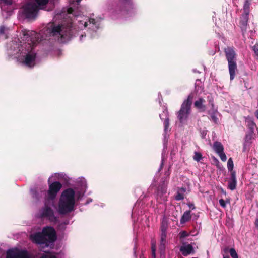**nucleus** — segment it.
Wrapping results in <instances>:
<instances>
[{
  "mask_svg": "<svg viewBox=\"0 0 258 258\" xmlns=\"http://www.w3.org/2000/svg\"><path fill=\"white\" fill-rule=\"evenodd\" d=\"M71 27H66L64 25L53 22L49 23L46 26L45 34L47 37H52L61 43H64L69 40L72 35Z\"/></svg>",
  "mask_w": 258,
  "mask_h": 258,
  "instance_id": "nucleus-1",
  "label": "nucleus"
},
{
  "mask_svg": "<svg viewBox=\"0 0 258 258\" xmlns=\"http://www.w3.org/2000/svg\"><path fill=\"white\" fill-rule=\"evenodd\" d=\"M24 37L28 41L27 52L24 63L29 67H32L35 64L36 54L32 51L33 46L38 42L39 34L35 32H30L29 33L24 34Z\"/></svg>",
  "mask_w": 258,
  "mask_h": 258,
  "instance_id": "nucleus-2",
  "label": "nucleus"
},
{
  "mask_svg": "<svg viewBox=\"0 0 258 258\" xmlns=\"http://www.w3.org/2000/svg\"><path fill=\"white\" fill-rule=\"evenodd\" d=\"M75 205V192L71 188L65 190L61 194L59 202L58 211L66 214L73 210Z\"/></svg>",
  "mask_w": 258,
  "mask_h": 258,
  "instance_id": "nucleus-3",
  "label": "nucleus"
},
{
  "mask_svg": "<svg viewBox=\"0 0 258 258\" xmlns=\"http://www.w3.org/2000/svg\"><path fill=\"white\" fill-rule=\"evenodd\" d=\"M31 239L37 244L49 245L50 243L54 242L56 239V233L54 229L50 227L44 228L42 233L38 232L30 236Z\"/></svg>",
  "mask_w": 258,
  "mask_h": 258,
  "instance_id": "nucleus-4",
  "label": "nucleus"
},
{
  "mask_svg": "<svg viewBox=\"0 0 258 258\" xmlns=\"http://www.w3.org/2000/svg\"><path fill=\"white\" fill-rule=\"evenodd\" d=\"M73 23L77 25L80 29H83L89 26V29L93 31L96 30L99 26L100 21L91 19L84 15H75Z\"/></svg>",
  "mask_w": 258,
  "mask_h": 258,
  "instance_id": "nucleus-5",
  "label": "nucleus"
},
{
  "mask_svg": "<svg viewBox=\"0 0 258 258\" xmlns=\"http://www.w3.org/2000/svg\"><path fill=\"white\" fill-rule=\"evenodd\" d=\"M37 5L30 2L25 5L22 8L23 15L28 19H34L37 14L38 7L43 9L48 3V0H34Z\"/></svg>",
  "mask_w": 258,
  "mask_h": 258,
  "instance_id": "nucleus-6",
  "label": "nucleus"
},
{
  "mask_svg": "<svg viewBox=\"0 0 258 258\" xmlns=\"http://www.w3.org/2000/svg\"><path fill=\"white\" fill-rule=\"evenodd\" d=\"M193 97V95L190 94L188 96L187 99L185 100L181 105V108L178 112L177 116V118L180 122L186 120L190 114Z\"/></svg>",
  "mask_w": 258,
  "mask_h": 258,
  "instance_id": "nucleus-7",
  "label": "nucleus"
},
{
  "mask_svg": "<svg viewBox=\"0 0 258 258\" xmlns=\"http://www.w3.org/2000/svg\"><path fill=\"white\" fill-rule=\"evenodd\" d=\"M7 258H30L27 251L18 249L9 250L7 252ZM41 258H56L52 254H45Z\"/></svg>",
  "mask_w": 258,
  "mask_h": 258,
  "instance_id": "nucleus-8",
  "label": "nucleus"
},
{
  "mask_svg": "<svg viewBox=\"0 0 258 258\" xmlns=\"http://www.w3.org/2000/svg\"><path fill=\"white\" fill-rule=\"evenodd\" d=\"M62 187L61 184L58 182H54L49 185V189L48 191L46 200L53 204V200L55 198L56 194Z\"/></svg>",
  "mask_w": 258,
  "mask_h": 258,
  "instance_id": "nucleus-9",
  "label": "nucleus"
},
{
  "mask_svg": "<svg viewBox=\"0 0 258 258\" xmlns=\"http://www.w3.org/2000/svg\"><path fill=\"white\" fill-rule=\"evenodd\" d=\"M47 203H49L50 205H52L51 202H49L47 200V201L45 202V207L41 210L40 215L42 217H46L49 220L53 221L55 219V217H54L53 210L50 207H48ZM52 205H53V204Z\"/></svg>",
  "mask_w": 258,
  "mask_h": 258,
  "instance_id": "nucleus-10",
  "label": "nucleus"
},
{
  "mask_svg": "<svg viewBox=\"0 0 258 258\" xmlns=\"http://www.w3.org/2000/svg\"><path fill=\"white\" fill-rule=\"evenodd\" d=\"M225 53L228 62L235 61L236 54L232 48L229 47L225 48Z\"/></svg>",
  "mask_w": 258,
  "mask_h": 258,
  "instance_id": "nucleus-11",
  "label": "nucleus"
},
{
  "mask_svg": "<svg viewBox=\"0 0 258 258\" xmlns=\"http://www.w3.org/2000/svg\"><path fill=\"white\" fill-rule=\"evenodd\" d=\"M180 250L184 256H187L194 253V247L191 244H184L182 245L181 246Z\"/></svg>",
  "mask_w": 258,
  "mask_h": 258,
  "instance_id": "nucleus-12",
  "label": "nucleus"
},
{
  "mask_svg": "<svg viewBox=\"0 0 258 258\" xmlns=\"http://www.w3.org/2000/svg\"><path fill=\"white\" fill-rule=\"evenodd\" d=\"M230 175L231 177L228 182V187L230 189L233 190L235 189L237 183L236 173L235 171H232Z\"/></svg>",
  "mask_w": 258,
  "mask_h": 258,
  "instance_id": "nucleus-13",
  "label": "nucleus"
},
{
  "mask_svg": "<svg viewBox=\"0 0 258 258\" xmlns=\"http://www.w3.org/2000/svg\"><path fill=\"white\" fill-rule=\"evenodd\" d=\"M228 69L230 74V80L234 79L235 75V72L237 70V64L236 61L228 62Z\"/></svg>",
  "mask_w": 258,
  "mask_h": 258,
  "instance_id": "nucleus-14",
  "label": "nucleus"
},
{
  "mask_svg": "<svg viewBox=\"0 0 258 258\" xmlns=\"http://www.w3.org/2000/svg\"><path fill=\"white\" fill-rule=\"evenodd\" d=\"M205 102V101L204 99L200 98L195 101L194 105L197 108L200 109L201 111H204L206 110V107L203 104Z\"/></svg>",
  "mask_w": 258,
  "mask_h": 258,
  "instance_id": "nucleus-15",
  "label": "nucleus"
},
{
  "mask_svg": "<svg viewBox=\"0 0 258 258\" xmlns=\"http://www.w3.org/2000/svg\"><path fill=\"white\" fill-rule=\"evenodd\" d=\"M166 238V234L164 233H163L161 235L160 244L159 246V249L161 253H164L165 249Z\"/></svg>",
  "mask_w": 258,
  "mask_h": 258,
  "instance_id": "nucleus-16",
  "label": "nucleus"
},
{
  "mask_svg": "<svg viewBox=\"0 0 258 258\" xmlns=\"http://www.w3.org/2000/svg\"><path fill=\"white\" fill-rule=\"evenodd\" d=\"M213 149L217 154L220 153L224 151V148L223 145L220 142H215L213 144Z\"/></svg>",
  "mask_w": 258,
  "mask_h": 258,
  "instance_id": "nucleus-17",
  "label": "nucleus"
},
{
  "mask_svg": "<svg viewBox=\"0 0 258 258\" xmlns=\"http://www.w3.org/2000/svg\"><path fill=\"white\" fill-rule=\"evenodd\" d=\"M208 113L210 115L212 120L215 123H217L218 118L216 116V115L218 113V112L217 109H212L208 111Z\"/></svg>",
  "mask_w": 258,
  "mask_h": 258,
  "instance_id": "nucleus-18",
  "label": "nucleus"
},
{
  "mask_svg": "<svg viewBox=\"0 0 258 258\" xmlns=\"http://www.w3.org/2000/svg\"><path fill=\"white\" fill-rule=\"evenodd\" d=\"M245 121L247 123L248 127L250 129L251 133L253 132V130L255 126V124L253 122V120L250 117H247L245 118Z\"/></svg>",
  "mask_w": 258,
  "mask_h": 258,
  "instance_id": "nucleus-19",
  "label": "nucleus"
},
{
  "mask_svg": "<svg viewBox=\"0 0 258 258\" xmlns=\"http://www.w3.org/2000/svg\"><path fill=\"white\" fill-rule=\"evenodd\" d=\"M191 218L190 211L185 212L182 215L180 222L181 223H185L188 221Z\"/></svg>",
  "mask_w": 258,
  "mask_h": 258,
  "instance_id": "nucleus-20",
  "label": "nucleus"
},
{
  "mask_svg": "<svg viewBox=\"0 0 258 258\" xmlns=\"http://www.w3.org/2000/svg\"><path fill=\"white\" fill-rule=\"evenodd\" d=\"M185 192V189L181 188L179 189L177 191V195L175 196V199L176 200H181L184 199V192Z\"/></svg>",
  "mask_w": 258,
  "mask_h": 258,
  "instance_id": "nucleus-21",
  "label": "nucleus"
},
{
  "mask_svg": "<svg viewBox=\"0 0 258 258\" xmlns=\"http://www.w3.org/2000/svg\"><path fill=\"white\" fill-rule=\"evenodd\" d=\"M248 17L247 15L243 16L242 17V19H241L240 21V24L241 25V28L242 29H245Z\"/></svg>",
  "mask_w": 258,
  "mask_h": 258,
  "instance_id": "nucleus-22",
  "label": "nucleus"
},
{
  "mask_svg": "<svg viewBox=\"0 0 258 258\" xmlns=\"http://www.w3.org/2000/svg\"><path fill=\"white\" fill-rule=\"evenodd\" d=\"M234 167L233 162L232 160V158H230L228 159V163H227V168L229 171L232 172V171H234L233 170Z\"/></svg>",
  "mask_w": 258,
  "mask_h": 258,
  "instance_id": "nucleus-23",
  "label": "nucleus"
},
{
  "mask_svg": "<svg viewBox=\"0 0 258 258\" xmlns=\"http://www.w3.org/2000/svg\"><path fill=\"white\" fill-rule=\"evenodd\" d=\"M202 158V154L198 152H195L193 159L194 160L199 162Z\"/></svg>",
  "mask_w": 258,
  "mask_h": 258,
  "instance_id": "nucleus-24",
  "label": "nucleus"
},
{
  "mask_svg": "<svg viewBox=\"0 0 258 258\" xmlns=\"http://www.w3.org/2000/svg\"><path fill=\"white\" fill-rule=\"evenodd\" d=\"M229 253L232 258H238V255L234 248L230 249Z\"/></svg>",
  "mask_w": 258,
  "mask_h": 258,
  "instance_id": "nucleus-25",
  "label": "nucleus"
},
{
  "mask_svg": "<svg viewBox=\"0 0 258 258\" xmlns=\"http://www.w3.org/2000/svg\"><path fill=\"white\" fill-rule=\"evenodd\" d=\"M218 155L219 156L221 160L223 161V162H225L227 160V157L225 155V154L224 153V152H220V153H218Z\"/></svg>",
  "mask_w": 258,
  "mask_h": 258,
  "instance_id": "nucleus-26",
  "label": "nucleus"
},
{
  "mask_svg": "<svg viewBox=\"0 0 258 258\" xmlns=\"http://www.w3.org/2000/svg\"><path fill=\"white\" fill-rule=\"evenodd\" d=\"M188 235H189L188 233L187 232H186V231H182L180 232V238H184V237L188 236Z\"/></svg>",
  "mask_w": 258,
  "mask_h": 258,
  "instance_id": "nucleus-27",
  "label": "nucleus"
},
{
  "mask_svg": "<svg viewBox=\"0 0 258 258\" xmlns=\"http://www.w3.org/2000/svg\"><path fill=\"white\" fill-rule=\"evenodd\" d=\"M152 252L153 256L155 258L156 246L153 242L152 243Z\"/></svg>",
  "mask_w": 258,
  "mask_h": 258,
  "instance_id": "nucleus-28",
  "label": "nucleus"
},
{
  "mask_svg": "<svg viewBox=\"0 0 258 258\" xmlns=\"http://www.w3.org/2000/svg\"><path fill=\"white\" fill-rule=\"evenodd\" d=\"M164 125H165V131L168 130L169 125V120L168 118H166L164 121Z\"/></svg>",
  "mask_w": 258,
  "mask_h": 258,
  "instance_id": "nucleus-29",
  "label": "nucleus"
},
{
  "mask_svg": "<svg viewBox=\"0 0 258 258\" xmlns=\"http://www.w3.org/2000/svg\"><path fill=\"white\" fill-rule=\"evenodd\" d=\"M208 101H209V105L211 107V109H215L214 108V103H213V100L212 98H208Z\"/></svg>",
  "mask_w": 258,
  "mask_h": 258,
  "instance_id": "nucleus-30",
  "label": "nucleus"
},
{
  "mask_svg": "<svg viewBox=\"0 0 258 258\" xmlns=\"http://www.w3.org/2000/svg\"><path fill=\"white\" fill-rule=\"evenodd\" d=\"M219 204L221 207L223 208L226 207V202L223 199L219 200Z\"/></svg>",
  "mask_w": 258,
  "mask_h": 258,
  "instance_id": "nucleus-31",
  "label": "nucleus"
},
{
  "mask_svg": "<svg viewBox=\"0 0 258 258\" xmlns=\"http://www.w3.org/2000/svg\"><path fill=\"white\" fill-rule=\"evenodd\" d=\"M31 192H32L33 197L36 199H38V194L37 192L34 190H32Z\"/></svg>",
  "mask_w": 258,
  "mask_h": 258,
  "instance_id": "nucleus-32",
  "label": "nucleus"
},
{
  "mask_svg": "<svg viewBox=\"0 0 258 258\" xmlns=\"http://www.w3.org/2000/svg\"><path fill=\"white\" fill-rule=\"evenodd\" d=\"M253 50L255 54L258 56V47L256 46H254Z\"/></svg>",
  "mask_w": 258,
  "mask_h": 258,
  "instance_id": "nucleus-33",
  "label": "nucleus"
},
{
  "mask_svg": "<svg viewBox=\"0 0 258 258\" xmlns=\"http://www.w3.org/2000/svg\"><path fill=\"white\" fill-rule=\"evenodd\" d=\"M3 1L7 5H11L12 3V0H3Z\"/></svg>",
  "mask_w": 258,
  "mask_h": 258,
  "instance_id": "nucleus-34",
  "label": "nucleus"
},
{
  "mask_svg": "<svg viewBox=\"0 0 258 258\" xmlns=\"http://www.w3.org/2000/svg\"><path fill=\"white\" fill-rule=\"evenodd\" d=\"M5 30V28L4 26H2L0 27V34L4 33Z\"/></svg>",
  "mask_w": 258,
  "mask_h": 258,
  "instance_id": "nucleus-35",
  "label": "nucleus"
},
{
  "mask_svg": "<svg viewBox=\"0 0 258 258\" xmlns=\"http://www.w3.org/2000/svg\"><path fill=\"white\" fill-rule=\"evenodd\" d=\"M122 3H124L126 4L129 5L130 3V0H121Z\"/></svg>",
  "mask_w": 258,
  "mask_h": 258,
  "instance_id": "nucleus-36",
  "label": "nucleus"
},
{
  "mask_svg": "<svg viewBox=\"0 0 258 258\" xmlns=\"http://www.w3.org/2000/svg\"><path fill=\"white\" fill-rule=\"evenodd\" d=\"M188 206L190 208L192 209V210L195 208V206L193 204H189L188 205Z\"/></svg>",
  "mask_w": 258,
  "mask_h": 258,
  "instance_id": "nucleus-37",
  "label": "nucleus"
},
{
  "mask_svg": "<svg viewBox=\"0 0 258 258\" xmlns=\"http://www.w3.org/2000/svg\"><path fill=\"white\" fill-rule=\"evenodd\" d=\"M254 114L256 118L258 119V109L255 111Z\"/></svg>",
  "mask_w": 258,
  "mask_h": 258,
  "instance_id": "nucleus-38",
  "label": "nucleus"
},
{
  "mask_svg": "<svg viewBox=\"0 0 258 258\" xmlns=\"http://www.w3.org/2000/svg\"><path fill=\"white\" fill-rule=\"evenodd\" d=\"M68 13H70H70H72V12H73V10H72V9L71 8H69V9H68Z\"/></svg>",
  "mask_w": 258,
  "mask_h": 258,
  "instance_id": "nucleus-39",
  "label": "nucleus"
},
{
  "mask_svg": "<svg viewBox=\"0 0 258 258\" xmlns=\"http://www.w3.org/2000/svg\"><path fill=\"white\" fill-rule=\"evenodd\" d=\"M255 226H256V227L258 228V219H257L255 220Z\"/></svg>",
  "mask_w": 258,
  "mask_h": 258,
  "instance_id": "nucleus-40",
  "label": "nucleus"
},
{
  "mask_svg": "<svg viewBox=\"0 0 258 258\" xmlns=\"http://www.w3.org/2000/svg\"><path fill=\"white\" fill-rule=\"evenodd\" d=\"M166 192V189L165 188H163L162 189V192L165 193Z\"/></svg>",
  "mask_w": 258,
  "mask_h": 258,
  "instance_id": "nucleus-41",
  "label": "nucleus"
},
{
  "mask_svg": "<svg viewBox=\"0 0 258 258\" xmlns=\"http://www.w3.org/2000/svg\"><path fill=\"white\" fill-rule=\"evenodd\" d=\"M223 258H229V257L228 256L223 255Z\"/></svg>",
  "mask_w": 258,
  "mask_h": 258,
  "instance_id": "nucleus-42",
  "label": "nucleus"
},
{
  "mask_svg": "<svg viewBox=\"0 0 258 258\" xmlns=\"http://www.w3.org/2000/svg\"><path fill=\"white\" fill-rule=\"evenodd\" d=\"M214 159L215 161H216V162H218V160L215 157H214Z\"/></svg>",
  "mask_w": 258,
  "mask_h": 258,
  "instance_id": "nucleus-43",
  "label": "nucleus"
},
{
  "mask_svg": "<svg viewBox=\"0 0 258 258\" xmlns=\"http://www.w3.org/2000/svg\"><path fill=\"white\" fill-rule=\"evenodd\" d=\"M76 1L77 2V3H79L81 1V0H76Z\"/></svg>",
  "mask_w": 258,
  "mask_h": 258,
  "instance_id": "nucleus-44",
  "label": "nucleus"
},
{
  "mask_svg": "<svg viewBox=\"0 0 258 258\" xmlns=\"http://www.w3.org/2000/svg\"><path fill=\"white\" fill-rule=\"evenodd\" d=\"M83 37V35H82L81 36V37H80V39H81V40H82V37Z\"/></svg>",
  "mask_w": 258,
  "mask_h": 258,
  "instance_id": "nucleus-45",
  "label": "nucleus"
},
{
  "mask_svg": "<svg viewBox=\"0 0 258 258\" xmlns=\"http://www.w3.org/2000/svg\"><path fill=\"white\" fill-rule=\"evenodd\" d=\"M50 178H49V179H48V182H50Z\"/></svg>",
  "mask_w": 258,
  "mask_h": 258,
  "instance_id": "nucleus-46",
  "label": "nucleus"
}]
</instances>
